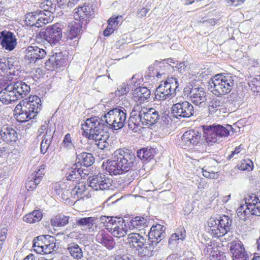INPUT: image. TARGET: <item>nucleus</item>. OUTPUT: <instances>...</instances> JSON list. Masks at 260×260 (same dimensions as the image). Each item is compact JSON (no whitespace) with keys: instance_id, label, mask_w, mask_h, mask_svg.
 I'll return each mask as SVG.
<instances>
[{"instance_id":"f257e3e1","label":"nucleus","mask_w":260,"mask_h":260,"mask_svg":"<svg viewBox=\"0 0 260 260\" xmlns=\"http://www.w3.org/2000/svg\"><path fill=\"white\" fill-rule=\"evenodd\" d=\"M136 160L135 153L131 150L122 148L116 150L113 157L106 167L110 175H121L133 169Z\"/></svg>"},{"instance_id":"f03ea898","label":"nucleus","mask_w":260,"mask_h":260,"mask_svg":"<svg viewBox=\"0 0 260 260\" xmlns=\"http://www.w3.org/2000/svg\"><path fill=\"white\" fill-rule=\"evenodd\" d=\"M100 121L98 116L86 119L84 123L82 124V135L90 140L99 141L98 147L104 149L108 146L107 141L109 138V134L106 131L107 127L100 124Z\"/></svg>"},{"instance_id":"7ed1b4c3","label":"nucleus","mask_w":260,"mask_h":260,"mask_svg":"<svg viewBox=\"0 0 260 260\" xmlns=\"http://www.w3.org/2000/svg\"><path fill=\"white\" fill-rule=\"evenodd\" d=\"M41 101L37 95H31L20 102L14 109L17 120L24 122L34 118L41 110Z\"/></svg>"},{"instance_id":"20e7f679","label":"nucleus","mask_w":260,"mask_h":260,"mask_svg":"<svg viewBox=\"0 0 260 260\" xmlns=\"http://www.w3.org/2000/svg\"><path fill=\"white\" fill-rule=\"evenodd\" d=\"M100 124L107 127L106 131L110 128L112 130L121 129L125 123L126 110L122 107H117L110 110L103 117H99Z\"/></svg>"},{"instance_id":"39448f33","label":"nucleus","mask_w":260,"mask_h":260,"mask_svg":"<svg viewBox=\"0 0 260 260\" xmlns=\"http://www.w3.org/2000/svg\"><path fill=\"white\" fill-rule=\"evenodd\" d=\"M202 127L203 137L209 144L220 142L221 138L228 136L230 135V131L233 129L230 125L228 124L224 127L215 123L203 125Z\"/></svg>"},{"instance_id":"423d86ee","label":"nucleus","mask_w":260,"mask_h":260,"mask_svg":"<svg viewBox=\"0 0 260 260\" xmlns=\"http://www.w3.org/2000/svg\"><path fill=\"white\" fill-rule=\"evenodd\" d=\"M209 84L212 93L218 96L231 92L234 85V80L233 77L217 74L210 80Z\"/></svg>"},{"instance_id":"0eeeda50","label":"nucleus","mask_w":260,"mask_h":260,"mask_svg":"<svg viewBox=\"0 0 260 260\" xmlns=\"http://www.w3.org/2000/svg\"><path fill=\"white\" fill-rule=\"evenodd\" d=\"M62 37L61 24L56 23L42 29L37 35L36 39L39 42H47L50 45H55L61 39Z\"/></svg>"},{"instance_id":"6e6552de","label":"nucleus","mask_w":260,"mask_h":260,"mask_svg":"<svg viewBox=\"0 0 260 260\" xmlns=\"http://www.w3.org/2000/svg\"><path fill=\"white\" fill-rule=\"evenodd\" d=\"M134 108L142 125H152L156 123L160 118L159 112L155 109L139 105L135 106Z\"/></svg>"},{"instance_id":"1a4fd4ad","label":"nucleus","mask_w":260,"mask_h":260,"mask_svg":"<svg viewBox=\"0 0 260 260\" xmlns=\"http://www.w3.org/2000/svg\"><path fill=\"white\" fill-rule=\"evenodd\" d=\"M178 83L175 78H169L157 87L155 91V99L164 101L170 98L175 93L178 87Z\"/></svg>"},{"instance_id":"9d476101","label":"nucleus","mask_w":260,"mask_h":260,"mask_svg":"<svg viewBox=\"0 0 260 260\" xmlns=\"http://www.w3.org/2000/svg\"><path fill=\"white\" fill-rule=\"evenodd\" d=\"M83 21L81 20L73 21L69 23L67 43L70 46L75 47L78 44L80 35L83 31Z\"/></svg>"},{"instance_id":"9b49d317","label":"nucleus","mask_w":260,"mask_h":260,"mask_svg":"<svg viewBox=\"0 0 260 260\" xmlns=\"http://www.w3.org/2000/svg\"><path fill=\"white\" fill-rule=\"evenodd\" d=\"M194 108L192 105L188 101H183L173 104L172 107V114L177 119L189 118L193 115Z\"/></svg>"},{"instance_id":"f8f14e48","label":"nucleus","mask_w":260,"mask_h":260,"mask_svg":"<svg viewBox=\"0 0 260 260\" xmlns=\"http://www.w3.org/2000/svg\"><path fill=\"white\" fill-rule=\"evenodd\" d=\"M88 187H91L93 190H106L112 185V180L105 175L100 173L96 175L90 176L88 178Z\"/></svg>"},{"instance_id":"ddd939ff","label":"nucleus","mask_w":260,"mask_h":260,"mask_svg":"<svg viewBox=\"0 0 260 260\" xmlns=\"http://www.w3.org/2000/svg\"><path fill=\"white\" fill-rule=\"evenodd\" d=\"M202 134L194 129L185 132L181 137L179 145L183 149H186L198 144L201 139Z\"/></svg>"},{"instance_id":"4468645a","label":"nucleus","mask_w":260,"mask_h":260,"mask_svg":"<svg viewBox=\"0 0 260 260\" xmlns=\"http://www.w3.org/2000/svg\"><path fill=\"white\" fill-rule=\"evenodd\" d=\"M188 91H189L188 96H189L190 100L194 105L200 106L205 105L207 100V94L203 88L189 87Z\"/></svg>"},{"instance_id":"2eb2a0df","label":"nucleus","mask_w":260,"mask_h":260,"mask_svg":"<svg viewBox=\"0 0 260 260\" xmlns=\"http://www.w3.org/2000/svg\"><path fill=\"white\" fill-rule=\"evenodd\" d=\"M0 43L6 50L12 51L16 47L17 42L13 32L2 31L0 33Z\"/></svg>"},{"instance_id":"dca6fc26","label":"nucleus","mask_w":260,"mask_h":260,"mask_svg":"<svg viewBox=\"0 0 260 260\" xmlns=\"http://www.w3.org/2000/svg\"><path fill=\"white\" fill-rule=\"evenodd\" d=\"M136 250L141 257L148 258L154 254L157 250V247L155 246V242L148 239L142 243V246L137 247Z\"/></svg>"},{"instance_id":"f3484780","label":"nucleus","mask_w":260,"mask_h":260,"mask_svg":"<svg viewBox=\"0 0 260 260\" xmlns=\"http://www.w3.org/2000/svg\"><path fill=\"white\" fill-rule=\"evenodd\" d=\"M166 228L161 224H157L153 225L148 233V240L155 242L157 247L159 243L166 237Z\"/></svg>"},{"instance_id":"a211bd4d","label":"nucleus","mask_w":260,"mask_h":260,"mask_svg":"<svg viewBox=\"0 0 260 260\" xmlns=\"http://www.w3.org/2000/svg\"><path fill=\"white\" fill-rule=\"evenodd\" d=\"M246 209L252 215L260 216V200L256 195L251 194L245 199Z\"/></svg>"},{"instance_id":"6ab92c4d","label":"nucleus","mask_w":260,"mask_h":260,"mask_svg":"<svg viewBox=\"0 0 260 260\" xmlns=\"http://www.w3.org/2000/svg\"><path fill=\"white\" fill-rule=\"evenodd\" d=\"M0 136L3 141L8 144L15 142L18 139L15 129L8 125H4L1 127Z\"/></svg>"},{"instance_id":"aec40b11","label":"nucleus","mask_w":260,"mask_h":260,"mask_svg":"<svg viewBox=\"0 0 260 260\" xmlns=\"http://www.w3.org/2000/svg\"><path fill=\"white\" fill-rule=\"evenodd\" d=\"M52 188L55 193L64 201H67L71 197H73L70 186L66 183L60 182L53 183Z\"/></svg>"},{"instance_id":"412c9836","label":"nucleus","mask_w":260,"mask_h":260,"mask_svg":"<svg viewBox=\"0 0 260 260\" xmlns=\"http://www.w3.org/2000/svg\"><path fill=\"white\" fill-rule=\"evenodd\" d=\"M230 252L232 254L233 260L241 259L244 257H248L243 243L240 241H234L231 243Z\"/></svg>"},{"instance_id":"4be33fe9","label":"nucleus","mask_w":260,"mask_h":260,"mask_svg":"<svg viewBox=\"0 0 260 260\" xmlns=\"http://www.w3.org/2000/svg\"><path fill=\"white\" fill-rule=\"evenodd\" d=\"M96 241L106 247L108 250H112L115 246L113 238L105 231H101L96 236Z\"/></svg>"},{"instance_id":"5701e85b","label":"nucleus","mask_w":260,"mask_h":260,"mask_svg":"<svg viewBox=\"0 0 260 260\" xmlns=\"http://www.w3.org/2000/svg\"><path fill=\"white\" fill-rule=\"evenodd\" d=\"M185 230L183 227H180L176 233L171 235L168 241L169 248L172 249H175L179 242L185 239Z\"/></svg>"},{"instance_id":"b1692460","label":"nucleus","mask_w":260,"mask_h":260,"mask_svg":"<svg viewBox=\"0 0 260 260\" xmlns=\"http://www.w3.org/2000/svg\"><path fill=\"white\" fill-rule=\"evenodd\" d=\"M147 235H142L139 233H132L127 235V243L131 247H134L136 249L137 247L140 245L142 246V243L148 240Z\"/></svg>"},{"instance_id":"393cba45","label":"nucleus","mask_w":260,"mask_h":260,"mask_svg":"<svg viewBox=\"0 0 260 260\" xmlns=\"http://www.w3.org/2000/svg\"><path fill=\"white\" fill-rule=\"evenodd\" d=\"M11 84L19 99L26 96L30 91L29 86L22 81L13 82Z\"/></svg>"},{"instance_id":"a878e982","label":"nucleus","mask_w":260,"mask_h":260,"mask_svg":"<svg viewBox=\"0 0 260 260\" xmlns=\"http://www.w3.org/2000/svg\"><path fill=\"white\" fill-rule=\"evenodd\" d=\"M150 91L147 88L139 87L134 90L133 98L135 101L141 103L148 99L150 98Z\"/></svg>"},{"instance_id":"bb28decb","label":"nucleus","mask_w":260,"mask_h":260,"mask_svg":"<svg viewBox=\"0 0 260 260\" xmlns=\"http://www.w3.org/2000/svg\"><path fill=\"white\" fill-rule=\"evenodd\" d=\"M20 73L15 66H0V75L7 77L9 80L13 79L14 77H19Z\"/></svg>"},{"instance_id":"cd10ccee","label":"nucleus","mask_w":260,"mask_h":260,"mask_svg":"<svg viewBox=\"0 0 260 260\" xmlns=\"http://www.w3.org/2000/svg\"><path fill=\"white\" fill-rule=\"evenodd\" d=\"M98 219L94 217H82L78 218L74 225L81 227L85 230L90 231L93 229V226L95 224V221Z\"/></svg>"},{"instance_id":"c85d7f7f","label":"nucleus","mask_w":260,"mask_h":260,"mask_svg":"<svg viewBox=\"0 0 260 260\" xmlns=\"http://www.w3.org/2000/svg\"><path fill=\"white\" fill-rule=\"evenodd\" d=\"M37 15L38 17L37 27H42L44 25L51 22L53 20V16L52 14L48 11H45L44 10H37Z\"/></svg>"},{"instance_id":"c756f323","label":"nucleus","mask_w":260,"mask_h":260,"mask_svg":"<svg viewBox=\"0 0 260 260\" xmlns=\"http://www.w3.org/2000/svg\"><path fill=\"white\" fill-rule=\"evenodd\" d=\"M67 251L74 259L79 260L83 257V252L79 245L75 242H71L67 245Z\"/></svg>"},{"instance_id":"7c9ffc66","label":"nucleus","mask_w":260,"mask_h":260,"mask_svg":"<svg viewBox=\"0 0 260 260\" xmlns=\"http://www.w3.org/2000/svg\"><path fill=\"white\" fill-rule=\"evenodd\" d=\"M90 9L88 6H83L76 8L74 10V16L76 20L83 21V23H87L85 19L90 14Z\"/></svg>"},{"instance_id":"2f4dec72","label":"nucleus","mask_w":260,"mask_h":260,"mask_svg":"<svg viewBox=\"0 0 260 260\" xmlns=\"http://www.w3.org/2000/svg\"><path fill=\"white\" fill-rule=\"evenodd\" d=\"M208 231L213 237L219 238L223 236L222 235L217 219L210 218L208 221Z\"/></svg>"},{"instance_id":"473e14b6","label":"nucleus","mask_w":260,"mask_h":260,"mask_svg":"<svg viewBox=\"0 0 260 260\" xmlns=\"http://www.w3.org/2000/svg\"><path fill=\"white\" fill-rule=\"evenodd\" d=\"M134 108L128 121V128L135 132L139 131L141 127L140 125L141 122L139 120V118Z\"/></svg>"},{"instance_id":"72a5a7b5","label":"nucleus","mask_w":260,"mask_h":260,"mask_svg":"<svg viewBox=\"0 0 260 260\" xmlns=\"http://www.w3.org/2000/svg\"><path fill=\"white\" fill-rule=\"evenodd\" d=\"M79 161L77 163L84 167L91 166L94 161V158L90 153L82 152L77 155Z\"/></svg>"},{"instance_id":"f704fd0d","label":"nucleus","mask_w":260,"mask_h":260,"mask_svg":"<svg viewBox=\"0 0 260 260\" xmlns=\"http://www.w3.org/2000/svg\"><path fill=\"white\" fill-rule=\"evenodd\" d=\"M155 154V150L151 148H143L137 151V156L142 160H150L153 158Z\"/></svg>"},{"instance_id":"c9c22d12","label":"nucleus","mask_w":260,"mask_h":260,"mask_svg":"<svg viewBox=\"0 0 260 260\" xmlns=\"http://www.w3.org/2000/svg\"><path fill=\"white\" fill-rule=\"evenodd\" d=\"M218 224H219L220 231H221L222 235H224L229 231H230V226L232 224V220L229 217L223 215L220 217L219 219H217Z\"/></svg>"},{"instance_id":"e433bc0d","label":"nucleus","mask_w":260,"mask_h":260,"mask_svg":"<svg viewBox=\"0 0 260 260\" xmlns=\"http://www.w3.org/2000/svg\"><path fill=\"white\" fill-rule=\"evenodd\" d=\"M148 221L147 219L144 217L136 216L131 219L130 223L128 224L129 229H139L143 226H147Z\"/></svg>"},{"instance_id":"4c0bfd02","label":"nucleus","mask_w":260,"mask_h":260,"mask_svg":"<svg viewBox=\"0 0 260 260\" xmlns=\"http://www.w3.org/2000/svg\"><path fill=\"white\" fill-rule=\"evenodd\" d=\"M54 133V130H49L47 133V137H43L40 148L41 153L45 154L47 152L51 143Z\"/></svg>"},{"instance_id":"58836bf2","label":"nucleus","mask_w":260,"mask_h":260,"mask_svg":"<svg viewBox=\"0 0 260 260\" xmlns=\"http://www.w3.org/2000/svg\"><path fill=\"white\" fill-rule=\"evenodd\" d=\"M70 217L59 214L51 220L52 225L54 226H64L69 222Z\"/></svg>"},{"instance_id":"ea45409f","label":"nucleus","mask_w":260,"mask_h":260,"mask_svg":"<svg viewBox=\"0 0 260 260\" xmlns=\"http://www.w3.org/2000/svg\"><path fill=\"white\" fill-rule=\"evenodd\" d=\"M80 167L79 163L74 164L71 168L68 169V171L66 173L67 179L70 181H73L75 179L79 178V174L78 169Z\"/></svg>"},{"instance_id":"a19ab883","label":"nucleus","mask_w":260,"mask_h":260,"mask_svg":"<svg viewBox=\"0 0 260 260\" xmlns=\"http://www.w3.org/2000/svg\"><path fill=\"white\" fill-rule=\"evenodd\" d=\"M87 189V186L85 183L84 182H80L77 183L73 188L72 189V192L73 197L75 198V196H77V198L82 197H81L83 193Z\"/></svg>"},{"instance_id":"79ce46f5","label":"nucleus","mask_w":260,"mask_h":260,"mask_svg":"<svg viewBox=\"0 0 260 260\" xmlns=\"http://www.w3.org/2000/svg\"><path fill=\"white\" fill-rule=\"evenodd\" d=\"M37 11L30 12L25 15V21L27 25L30 26H36L38 25L39 21Z\"/></svg>"},{"instance_id":"37998d69","label":"nucleus","mask_w":260,"mask_h":260,"mask_svg":"<svg viewBox=\"0 0 260 260\" xmlns=\"http://www.w3.org/2000/svg\"><path fill=\"white\" fill-rule=\"evenodd\" d=\"M223 101L221 97L214 98L210 102L209 111L210 113H215L223 105Z\"/></svg>"},{"instance_id":"c03bdc74","label":"nucleus","mask_w":260,"mask_h":260,"mask_svg":"<svg viewBox=\"0 0 260 260\" xmlns=\"http://www.w3.org/2000/svg\"><path fill=\"white\" fill-rule=\"evenodd\" d=\"M129 91V87L127 84L125 83L122 84L119 86L117 89L113 93L112 92L110 94L111 98H115V97H120L124 95H126Z\"/></svg>"},{"instance_id":"a18cd8bd","label":"nucleus","mask_w":260,"mask_h":260,"mask_svg":"<svg viewBox=\"0 0 260 260\" xmlns=\"http://www.w3.org/2000/svg\"><path fill=\"white\" fill-rule=\"evenodd\" d=\"M127 234V229L125 228V224L123 223L122 224L118 225L115 227V229L112 231L111 234L115 237L120 238L123 237Z\"/></svg>"},{"instance_id":"49530a36","label":"nucleus","mask_w":260,"mask_h":260,"mask_svg":"<svg viewBox=\"0 0 260 260\" xmlns=\"http://www.w3.org/2000/svg\"><path fill=\"white\" fill-rule=\"evenodd\" d=\"M62 56L61 52L56 53L46 61L45 65H47L48 61L51 63V65H62L64 63V59L62 58Z\"/></svg>"},{"instance_id":"de8ad7c7","label":"nucleus","mask_w":260,"mask_h":260,"mask_svg":"<svg viewBox=\"0 0 260 260\" xmlns=\"http://www.w3.org/2000/svg\"><path fill=\"white\" fill-rule=\"evenodd\" d=\"M48 236L43 235L36 237L33 241V247L34 248H38V249H35V250L41 252L42 251V249H43V246L45 244V242H44L43 240L46 239Z\"/></svg>"},{"instance_id":"09e8293b","label":"nucleus","mask_w":260,"mask_h":260,"mask_svg":"<svg viewBox=\"0 0 260 260\" xmlns=\"http://www.w3.org/2000/svg\"><path fill=\"white\" fill-rule=\"evenodd\" d=\"M123 223H124V220L122 218L113 216L112 219H111V222L109 223L107 230L112 233V231L115 229L116 226Z\"/></svg>"},{"instance_id":"8fccbe9b","label":"nucleus","mask_w":260,"mask_h":260,"mask_svg":"<svg viewBox=\"0 0 260 260\" xmlns=\"http://www.w3.org/2000/svg\"><path fill=\"white\" fill-rule=\"evenodd\" d=\"M249 86L251 90L256 93L255 95L260 94V78H253L249 82Z\"/></svg>"},{"instance_id":"3c124183","label":"nucleus","mask_w":260,"mask_h":260,"mask_svg":"<svg viewBox=\"0 0 260 260\" xmlns=\"http://www.w3.org/2000/svg\"><path fill=\"white\" fill-rule=\"evenodd\" d=\"M45 168L46 166L44 165L40 166L38 171L31 175L32 179L36 180V182L40 183L42 178L45 174Z\"/></svg>"},{"instance_id":"603ef678","label":"nucleus","mask_w":260,"mask_h":260,"mask_svg":"<svg viewBox=\"0 0 260 260\" xmlns=\"http://www.w3.org/2000/svg\"><path fill=\"white\" fill-rule=\"evenodd\" d=\"M61 147L67 150L71 149L74 147L73 142L70 134L68 133L65 135L61 144Z\"/></svg>"},{"instance_id":"864d4df0","label":"nucleus","mask_w":260,"mask_h":260,"mask_svg":"<svg viewBox=\"0 0 260 260\" xmlns=\"http://www.w3.org/2000/svg\"><path fill=\"white\" fill-rule=\"evenodd\" d=\"M27 50L29 51H32L36 54V56L38 57L39 59L43 58L46 55V53L44 49L40 48L38 47L29 46Z\"/></svg>"},{"instance_id":"5fc2aeb1","label":"nucleus","mask_w":260,"mask_h":260,"mask_svg":"<svg viewBox=\"0 0 260 260\" xmlns=\"http://www.w3.org/2000/svg\"><path fill=\"white\" fill-rule=\"evenodd\" d=\"M40 7L45 11H48L50 13H53L55 11V6L52 2L49 0H46L43 3H42Z\"/></svg>"},{"instance_id":"6e6d98bb","label":"nucleus","mask_w":260,"mask_h":260,"mask_svg":"<svg viewBox=\"0 0 260 260\" xmlns=\"http://www.w3.org/2000/svg\"><path fill=\"white\" fill-rule=\"evenodd\" d=\"M13 86L12 84H10L8 85L5 88V91L8 93L9 96H11L10 98L11 99L13 102L17 101L19 99L18 96H17L16 92L14 91V89H13Z\"/></svg>"},{"instance_id":"4d7b16f0","label":"nucleus","mask_w":260,"mask_h":260,"mask_svg":"<svg viewBox=\"0 0 260 260\" xmlns=\"http://www.w3.org/2000/svg\"><path fill=\"white\" fill-rule=\"evenodd\" d=\"M19 62L15 57H4L0 58V65H15Z\"/></svg>"},{"instance_id":"13d9d810","label":"nucleus","mask_w":260,"mask_h":260,"mask_svg":"<svg viewBox=\"0 0 260 260\" xmlns=\"http://www.w3.org/2000/svg\"><path fill=\"white\" fill-rule=\"evenodd\" d=\"M5 88L0 91V101L6 105L11 103L12 102L11 96H9V94L5 91Z\"/></svg>"},{"instance_id":"bf43d9fd","label":"nucleus","mask_w":260,"mask_h":260,"mask_svg":"<svg viewBox=\"0 0 260 260\" xmlns=\"http://www.w3.org/2000/svg\"><path fill=\"white\" fill-rule=\"evenodd\" d=\"M27 51V53L25 55V61H29L27 63H35L37 60H40L38 57L36 56V54L33 52L32 51Z\"/></svg>"},{"instance_id":"052dcab7","label":"nucleus","mask_w":260,"mask_h":260,"mask_svg":"<svg viewBox=\"0 0 260 260\" xmlns=\"http://www.w3.org/2000/svg\"><path fill=\"white\" fill-rule=\"evenodd\" d=\"M253 167V162L250 160H244L241 165L240 168L242 170H247L248 171L252 170Z\"/></svg>"},{"instance_id":"680f3d73","label":"nucleus","mask_w":260,"mask_h":260,"mask_svg":"<svg viewBox=\"0 0 260 260\" xmlns=\"http://www.w3.org/2000/svg\"><path fill=\"white\" fill-rule=\"evenodd\" d=\"M49 121H45L43 124H42L41 127L39 129V132L40 134L45 133L43 137H47V133L49 130H53V128H51L50 126H49Z\"/></svg>"},{"instance_id":"e2e57ef3","label":"nucleus","mask_w":260,"mask_h":260,"mask_svg":"<svg viewBox=\"0 0 260 260\" xmlns=\"http://www.w3.org/2000/svg\"><path fill=\"white\" fill-rule=\"evenodd\" d=\"M122 20V17L121 15L113 16L109 19L108 22L110 23H112L113 25L116 27Z\"/></svg>"},{"instance_id":"0e129e2a","label":"nucleus","mask_w":260,"mask_h":260,"mask_svg":"<svg viewBox=\"0 0 260 260\" xmlns=\"http://www.w3.org/2000/svg\"><path fill=\"white\" fill-rule=\"evenodd\" d=\"M112 218L113 216H101L100 218L96 217V218L98 219L96 221L98 220L102 223L107 229V228H108V225H109V223L111 222V219H112Z\"/></svg>"},{"instance_id":"69168bd1","label":"nucleus","mask_w":260,"mask_h":260,"mask_svg":"<svg viewBox=\"0 0 260 260\" xmlns=\"http://www.w3.org/2000/svg\"><path fill=\"white\" fill-rule=\"evenodd\" d=\"M55 247V243L52 242L49 244L45 243L43 246V249L42 252H44L46 253H49L52 252L54 250V248Z\"/></svg>"},{"instance_id":"338daca9","label":"nucleus","mask_w":260,"mask_h":260,"mask_svg":"<svg viewBox=\"0 0 260 260\" xmlns=\"http://www.w3.org/2000/svg\"><path fill=\"white\" fill-rule=\"evenodd\" d=\"M116 27L112 24V23H110L108 22V25L106 29H105L103 32V35L104 36L108 37L110 36L116 29Z\"/></svg>"},{"instance_id":"774afa93","label":"nucleus","mask_w":260,"mask_h":260,"mask_svg":"<svg viewBox=\"0 0 260 260\" xmlns=\"http://www.w3.org/2000/svg\"><path fill=\"white\" fill-rule=\"evenodd\" d=\"M40 183L36 182V180L32 179L28 180L26 183V188L28 190H34L36 188L37 185L39 184Z\"/></svg>"}]
</instances>
